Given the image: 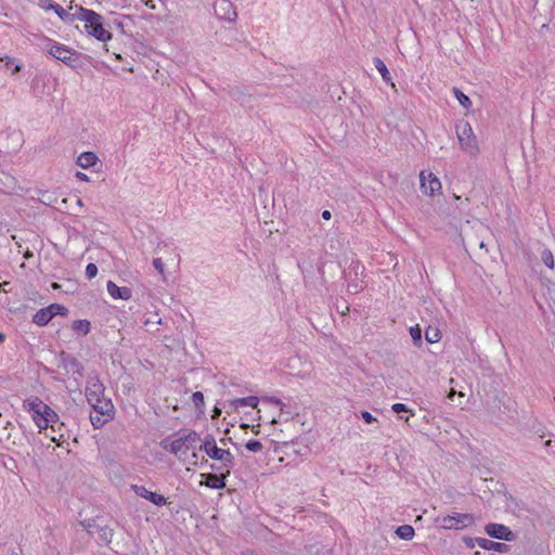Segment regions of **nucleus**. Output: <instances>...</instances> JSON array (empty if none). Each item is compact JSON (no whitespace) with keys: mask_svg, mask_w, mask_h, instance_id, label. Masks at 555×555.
I'll list each match as a JSON object with an SVG mask.
<instances>
[{"mask_svg":"<svg viewBox=\"0 0 555 555\" xmlns=\"http://www.w3.org/2000/svg\"><path fill=\"white\" fill-rule=\"evenodd\" d=\"M69 9L78 11L77 21L85 22V30L89 36L101 42L112 40L113 35L105 28V20L103 15L81 5H73V1L70 2Z\"/></svg>","mask_w":555,"mask_h":555,"instance_id":"obj_1","label":"nucleus"},{"mask_svg":"<svg viewBox=\"0 0 555 555\" xmlns=\"http://www.w3.org/2000/svg\"><path fill=\"white\" fill-rule=\"evenodd\" d=\"M434 524L446 530H462L475 524V516L469 513H453L452 515L437 516Z\"/></svg>","mask_w":555,"mask_h":555,"instance_id":"obj_2","label":"nucleus"},{"mask_svg":"<svg viewBox=\"0 0 555 555\" xmlns=\"http://www.w3.org/2000/svg\"><path fill=\"white\" fill-rule=\"evenodd\" d=\"M47 51L51 56L72 68H76L79 65L81 54L65 44L49 39Z\"/></svg>","mask_w":555,"mask_h":555,"instance_id":"obj_3","label":"nucleus"},{"mask_svg":"<svg viewBox=\"0 0 555 555\" xmlns=\"http://www.w3.org/2000/svg\"><path fill=\"white\" fill-rule=\"evenodd\" d=\"M199 450L204 451L211 460L224 463L225 466L234 465V456L230 450L221 449L217 446L215 437L211 434L205 436Z\"/></svg>","mask_w":555,"mask_h":555,"instance_id":"obj_4","label":"nucleus"},{"mask_svg":"<svg viewBox=\"0 0 555 555\" xmlns=\"http://www.w3.org/2000/svg\"><path fill=\"white\" fill-rule=\"evenodd\" d=\"M80 525L87 530L90 535H93L95 532L99 534V538L105 544H109L112 542L114 531L107 525H103L96 519H88L80 522Z\"/></svg>","mask_w":555,"mask_h":555,"instance_id":"obj_5","label":"nucleus"},{"mask_svg":"<svg viewBox=\"0 0 555 555\" xmlns=\"http://www.w3.org/2000/svg\"><path fill=\"white\" fill-rule=\"evenodd\" d=\"M23 408L31 415V418L37 426L40 425L41 420L43 418V411L50 410V406L36 396L25 399L23 401Z\"/></svg>","mask_w":555,"mask_h":555,"instance_id":"obj_6","label":"nucleus"},{"mask_svg":"<svg viewBox=\"0 0 555 555\" xmlns=\"http://www.w3.org/2000/svg\"><path fill=\"white\" fill-rule=\"evenodd\" d=\"M105 387L98 374H89L86 383L85 395L88 403H93L104 397Z\"/></svg>","mask_w":555,"mask_h":555,"instance_id":"obj_7","label":"nucleus"},{"mask_svg":"<svg viewBox=\"0 0 555 555\" xmlns=\"http://www.w3.org/2000/svg\"><path fill=\"white\" fill-rule=\"evenodd\" d=\"M59 361L60 366H62L67 372H72L74 375H77L78 377L83 376L85 367L82 363L72 353H68L66 351H61L59 353Z\"/></svg>","mask_w":555,"mask_h":555,"instance_id":"obj_8","label":"nucleus"},{"mask_svg":"<svg viewBox=\"0 0 555 555\" xmlns=\"http://www.w3.org/2000/svg\"><path fill=\"white\" fill-rule=\"evenodd\" d=\"M214 12L219 20L234 22L237 17L234 4L230 0H216Z\"/></svg>","mask_w":555,"mask_h":555,"instance_id":"obj_9","label":"nucleus"},{"mask_svg":"<svg viewBox=\"0 0 555 555\" xmlns=\"http://www.w3.org/2000/svg\"><path fill=\"white\" fill-rule=\"evenodd\" d=\"M485 532L489 537H491L493 539L502 540V541L511 542L516 539L515 533L508 527H506L502 524H495V522L488 524L485 527Z\"/></svg>","mask_w":555,"mask_h":555,"instance_id":"obj_10","label":"nucleus"},{"mask_svg":"<svg viewBox=\"0 0 555 555\" xmlns=\"http://www.w3.org/2000/svg\"><path fill=\"white\" fill-rule=\"evenodd\" d=\"M420 181L421 190L425 195L435 196L441 191V182L433 172H428L426 176L425 171H422L420 173Z\"/></svg>","mask_w":555,"mask_h":555,"instance_id":"obj_11","label":"nucleus"},{"mask_svg":"<svg viewBox=\"0 0 555 555\" xmlns=\"http://www.w3.org/2000/svg\"><path fill=\"white\" fill-rule=\"evenodd\" d=\"M131 489L138 496L147 500L156 506H163L167 504V499L163 494L150 491L144 486L132 485Z\"/></svg>","mask_w":555,"mask_h":555,"instance_id":"obj_12","label":"nucleus"},{"mask_svg":"<svg viewBox=\"0 0 555 555\" xmlns=\"http://www.w3.org/2000/svg\"><path fill=\"white\" fill-rule=\"evenodd\" d=\"M228 476H229V472L228 473L221 472L220 474H214V473L203 474L202 477L205 480L202 481L201 485H203L209 489L222 490L227 487Z\"/></svg>","mask_w":555,"mask_h":555,"instance_id":"obj_13","label":"nucleus"},{"mask_svg":"<svg viewBox=\"0 0 555 555\" xmlns=\"http://www.w3.org/2000/svg\"><path fill=\"white\" fill-rule=\"evenodd\" d=\"M89 404L93 409L94 413H98L101 416H106L108 418L114 417L115 408L109 398H106L104 396V397L98 399V401H94L93 403H89Z\"/></svg>","mask_w":555,"mask_h":555,"instance_id":"obj_14","label":"nucleus"},{"mask_svg":"<svg viewBox=\"0 0 555 555\" xmlns=\"http://www.w3.org/2000/svg\"><path fill=\"white\" fill-rule=\"evenodd\" d=\"M108 294L114 299H122V300H129L132 296V291L129 287H120L117 284H115L113 281H108L106 285Z\"/></svg>","mask_w":555,"mask_h":555,"instance_id":"obj_15","label":"nucleus"},{"mask_svg":"<svg viewBox=\"0 0 555 555\" xmlns=\"http://www.w3.org/2000/svg\"><path fill=\"white\" fill-rule=\"evenodd\" d=\"M477 545L486 551H493L498 553H508L509 552V545L502 543V542H494L492 540L481 538L480 541H477Z\"/></svg>","mask_w":555,"mask_h":555,"instance_id":"obj_16","label":"nucleus"},{"mask_svg":"<svg viewBox=\"0 0 555 555\" xmlns=\"http://www.w3.org/2000/svg\"><path fill=\"white\" fill-rule=\"evenodd\" d=\"M456 133L457 139L463 146H469V139L475 138L473 134V129L467 121H463L456 126Z\"/></svg>","mask_w":555,"mask_h":555,"instance_id":"obj_17","label":"nucleus"},{"mask_svg":"<svg viewBox=\"0 0 555 555\" xmlns=\"http://www.w3.org/2000/svg\"><path fill=\"white\" fill-rule=\"evenodd\" d=\"M54 318V313L51 312L50 307L39 309L33 317V322L39 326L47 325Z\"/></svg>","mask_w":555,"mask_h":555,"instance_id":"obj_18","label":"nucleus"},{"mask_svg":"<svg viewBox=\"0 0 555 555\" xmlns=\"http://www.w3.org/2000/svg\"><path fill=\"white\" fill-rule=\"evenodd\" d=\"M52 11L60 17L61 21H63L65 24H73L75 21L78 20V11L75 10V13H69L66 11L62 5L59 3H55Z\"/></svg>","mask_w":555,"mask_h":555,"instance_id":"obj_19","label":"nucleus"},{"mask_svg":"<svg viewBox=\"0 0 555 555\" xmlns=\"http://www.w3.org/2000/svg\"><path fill=\"white\" fill-rule=\"evenodd\" d=\"M98 156L93 152H83L77 158V165L83 169H88L96 164Z\"/></svg>","mask_w":555,"mask_h":555,"instance_id":"obj_20","label":"nucleus"},{"mask_svg":"<svg viewBox=\"0 0 555 555\" xmlns=\"http://www.w3.org/2000/svg\"><path fill=\"white\" fill-rule=\"evenodd\" d=\"M375 68L378 70V73L382 75V78L385 82L390 83L392 87H395V83L392 82L391 75L386 66V64L380 60L379 57H374L373 60Z\"/></svg>","mask_w":555,"mask_h":555,"instance_id":"obj_21","label":"nucleus"},{"mask_svg":"<svg viewBox=\"0 0 555 555\" xmlns=\"http://www.w3.org/2000/svg\"><path fill=\"white\" fill-rule=\"evenodd\" d=\"M259 403V399L256 396H248L244 398H237L232 401V405L237 410L240 408L250 406L256 408Z\"/></svg>","mask_w":555,"mask_h":555,"instance_id":"obj_22","label":"nucleus"},{"mask_svg":"<svg viewBox=\"0 0 555 555\" xmlns=\"http://www.w3.org/2000/svg\"><path fill=\"white\" fill-rule=\"evenodd\" d=\"M72 330L81 336H86L91 331V323L88 320H75L72 324Z\"/></svg>","mask_w":555,"mask_h":555,"instance_id":"obj_23","label":"nucleus"},{"mask_svg":"<svg viewBox=\"0 0 555 555\" xmlns=\"http://www.w3.org/2000/svg\"><path fill=\"white\" fill-rule=\"evenodd\" d=\"M46 81L44 77L36 76L30 83V89L35 96L41 98L44 94Z\"/></svg>","mask_w":555,"mask_h":555,"instance_id":"obj_24","label":"nucleus"},{"mask_svg":"<svg viewBox=\"0 0 555 555\" xmlns=\"http://www.w3.org/2000/svg\"><path fill=\"white\" fill-rule=\"evenodd\" d=\"M43 412H44L43 418L41 420V423L38 426V428L40 430L47 429L50 424H54L59 421V414L51 408H50V410L43 411Z\"/></svg>","mask_w":555,"mask_h":555,"instance_id":"obj_25","label":"nucleus"},{"mask_svg":"<svg viewBox=\"0 0 555 555\" xmlns=\"http://www.w3.org/2000/svg\"><path fill=\"white\" fill-rule=\"evenodd\" d=\"M396 534L401 540L409 541L413 539L415 530L411 525H401L396 529Z\"/></svg>","mask_w":555,"mask_h":555,"instance_id":"obj_26","label":"nucleus"},{"mask_svg":"<svg viewBox=\"0 0 555 555\" xmlns=\"http://www.w3.org/2000/svg\"><path fill=\"white\" fill-rule=\"evenodd\" d=\"M181 438L184 442L183 454H185L189 449L194 448V444L199 440V435L196 431L191 430L186 435L181 436Z\"/></svg>","mask_w":555,"mask_h":555,"instance_id":"obj_27","label":"nucleus"},{"mask_svg":"<svg viewBox=\"0 0 555 555\" xmlns=\"http://www.w3.org/2000/svg\"><path fill=\"white\" fill-rule=\"evenodd\" d=\"M425 339L428 344L438 343L441 339V333H440L439 328L428 326L425 330Z\"/></svg>","mask_w":555,"mask_h":555,"instance_id":"obj_28","label":"nucleus"},{"mask_svg":"<svg viewBox=\"0 0 555 555\" xmlns=\"http://www.w3.org/2000/svg\"><path fill=\"white\" fill-rule=\"evenodd\" d=\"M452 91H453V94L456 98V100L460 102V104L464 108L468 109L472 106V101H470L469 96L466 95L462 90L454 87Z\"/></svg>","mask_w":555,"mask_h":555,"instance_id":"obj_29","label":"nucleus"},{"mask_svg":"<svg viewBox=\"0 0 555 555\" xmlns=\"http://www.w3.org/2000/svg\"><path fill=\"white\" fill-rule=\"evenodd\" d=\"M409 332H410V335L412 337L414 346L421 347L422 344H423L421 326L418 324H416L414 326H411Z\"/></svg>","mask_w":555,"mask_h":555,"instance_id":"obj_30","label":"nucleus"},{"mask_svg":"<svg viewBox=\"0 0 555 555\" xmlns=\"http://www.w3.org/2000/svg\"><path fill=\"white\" fill-rule=\"evenodd\" d=\"M111 418L106 417V416H101L100 414L95 413H91L90 414V422L92 424V426L95 428V429H99L101 427H103Z\"/></svg>","mask_w":555,"mask_h":555,"instance_id":"obj_31","label":"nucleus"},{"mask_svg":"<svg viewBox=\"0 0 555 555\" xmlns=\"http://www.w3.org/2000/svg\"><path fill=\"white\" fill-rule=\"evenodd\" d=\"M168 450L170 453H172L175 455H179V453H183L184 442H183L182 438L179 437V438L172 440Z\"/></svg>","mask_w":555,"mask_h":555,"instance_id":"obj_32","label":"nucleus"},{"mask_svg":"<svg viewBox=\"0 0 555 555\" xmlns=\"http://www.w3.org/2000/svg\"><path fill=\"white\" fill-rule=\"evenodd\" d=\"M391 410H392L395 413H397L401 420H403V418H404L405 421H408V420H409V417H408V416H406V417H404L403 415H401V413L410 412V413H411V415H414V413H413V412L408 408V405H406V404H404V403H395V404H392Z\"/></svg>","mask_w":555,"mask_h":555,"instance_id":"obj_33","label":"nucleus"},{"mask_svg":"<svg viewBox=\"0 0 555 555\" xmlns=\"http://www.w3.org/2000/svg\"><path fill=\"white\" fill-rule=\"evenodd\" d=\"M541 260L547 268H554V256L550 249H543V251L541 253Z\"/></svg>","mask_w":555,"mask_h":555,"instance_id":"obj_34","label":"nucleus"},{"mask_svg":"<svg viewBox=\"0 0 555 555\" xmlns=\"http://www.w3.org/2000/svg\"><path fill=\"white\" fill-rule=\"evenodd\" d=\"M245 448L250 452H260L263 449L262 443L259 440L250 439L245 443Z\"/></svg>","mask_w":555,"mask_h":555,"instance_id":"obj_35","label":"nucleus"},{"mask_svg":"<svg viewBox=\"0 0 555 555\" xmlns=\"http://www.w3.org/2000/svg\"><path fill=\"white\" fill-rule=\"evenodd\" d=\"M49 307H50L51 312L54 313V317L55 315H63V317H65L68 313V309L65 306H63V305L51 304Z\"/></svg>","mask_w":555,"mask_h":555,"instance_id":"obj_36","label":"nucleus"},{"mask_svg":"<svg viewBox=\"0 0 555 555\" xmlns=\"http://www.w3.org/2000/svg\"><path fill=\"white\" fill-rule=\"evenodd\" d=\"M192 400L197 409H202L205 405L204 395L201 391L193 392Z\"/></svg>","mask_w":555,"mask_h":555,"instance_id":"obj_37","label":"nucleus"},{"mask_svg":"<svg viewBox=\"0 0 555 555\" xmlns=\"http://www.w3.org/2000/svg\"><path fill=\"white\" fill-rule=\"evenodd\" d=\"M85 273H86L87 279H89V280H92L93 278H95L98 274L96 264L92 263V262L88 263L86 267Z\"/></svg>","mask_w":555,"mask_h":555,"instance_id":"obj_38","label":"nucleus"},{"mask_svg":"<svg viewBox=\"0 0 555 555\" xmlns=\"http://www.w3.org/2000/svg\"><path fill=\"white\" fill-rule=\"evenodd\" d=\"M233 466H225L224 463H221L220 465H217V464H209V468L211 470H216V472H219V474L222 472V473H228L229 474L231 473V468Z\"/></svg>","mask_w":555,"mask_h":555,"instance_id":"obj_39","label":"nucleus"},{"mask_svg":"<svg viewBox=\"0 0 555 555\" xmlns=\"http://www.w3.org/2000/svg\"><path fill=\"white\" fill-rule=\"evenodd\" d=\"M55 3L53 0H39L38 5L46 11H52Z\"/></svg>","mask_w":555,"mask_h":555,"instance_id":"obj_40","label":"nucleus"},{"mask_svg":"<svg viewBox=\"0 0 555 555\" xmlns=\"http://www.w3.org/2000/svg\"><path fill=\"white\" fill-rule=\"evenodd\" d=\"M481 538H470L464 537L463 542L468 548H474L477 545V541H480Z\"/></svg>","mask_w":555,"mask_h":555,"instance_id":"obj_41","label":"nucleus"},{"mask_svg":"<svg viewBox=\"0 0 555 555\" xmlns=\"http://www.w3.org/2000/svg\"><path fill=\"white\" fill-rule=\"evenodd\" d=\"M360 416L366 424H372L376 421V418L367 411H361Z\"/></svg>","mask_w":555,"mask_h":555,"instance_id":"obj_42","label":"nucleus"},{"mask_svg":"<svg viewBox=\"0 0 555 555\" xmlns=\"http://www.w3.org/2000/svg\"><path fill=\"white\" fill-rule=\"evenodd\" d=\"M153 266L154 268L159 272V273H164V270H165V266H164V262L160 258H154L153 259Z\"/></svg>","mask_w":555,"mask_h":555,"instance_id":"obj_43","label":"nucleus"},{"mask_svg":"<svg viewBox=\"0 0 555 555\" xmlns=\"http://www.w3.org/2000/svg\"><path fill=\"white\" fill-rule=\"evenodd\" d=\"M268 402L274 404L275 406H279V405H284V403L282 402L281 399L276 398V397H268L266 399Z\"/></svg>","mask_w":555,"mask_h":555,"instance_id":"obj_44","label":"nucleus"},{"mask_svg":"<svg viewBox=\"0 0 555 555\" xmlns=\"http://www.w3.org/2000/svg\"><path fill=\"white\" fill-rule=\"evenodd\" d=\"M75 176L80 181H89L88 176L81 171H77Z\"/></svg>","mask_w":555,"mask_h":555,"instance_id":"obj_45","label":"nucleus"},{"mask_svg":"<svg viewBox=\"0 0 555 555\" xmlns=\"http://www.w3.org/2000/svg\"><path fill=\"white\" fill-rule=\"evenodd\" d=\"M321 217H322V219H324V220H330V219H331V217H332V214H331V211H330V210H323V211H322Z\"/></svg>","mask_w":555,"mask_h":555,"instance_id":"obj_46","label":"nucleus"},{"mask_svg":"<svg viewBox=\"0 0 555 555\" xmlns=\"http://www.w3.org/2000/svg\"><path fill=\"white\" fill-rule=\"evenodd\" d=\"M348 289H349V292L358 293L361 289V287H359L357 284H352V285H348Z\"/></svg>","mask_w":555,"mask_h":555,"instance_id":"obj_47","label":"nucleus"},{"mask_svg":"<svg viewBox=\"0 0 555 555\" xmlns=\"http://www.w3.org/2000/svg\"><path fill=\"white\" fill-rule=\"evenodd\" d=\"M279 408L281 410V414H284V413H286L287 415L292 414L291 411H286V409H285L286 405L285 404L284 405H279Z\"/></svg>","mask_w":555,"mask_h":555,"instance_id":"obj_48","label":"nucleus"},{"mask_svg":"<svg viewBox=\"0 0 555 555\" xmlns=\"http://www.w3.org/2000/svg\"><path fill=\"white\" fill-rule=\"evenodd\" d=\"M31 257H34L33 251H30V250H26V251H25V254H24V258H25V259H29V258H31Z\"/></svg>","mask_w":555,"mask_h":555,"instance_id":"obj_49","label":"nucleus"},{"mask_svg":"<svg viewBox=\"0 0 555 555\" xmlns=\"http://www.w3.org/2000/svg\"><path fill=\"white\" fill-rule=\"evenodd\" d=\"M149 8L151 9H155V5L153 3V0H147L146 3H145Z\"/></svg>","mask_w":555,"mask_h":555,"instance_id":"obj_50","label":"nucleus"},{"mask_svg":"<svg viewBox=\"0 0 555 555\" xmlns=\"http://www.w3.org/2000/svg\"><path fill=\"white\" fill-rule=\"evenodd\" d=\"M21 68H22V66H21V65H18V64H16V65H15V67H14V69H13V74H15V73L20 72V70H21Z\"/></svg>","mask_w":555,"mask_h":555,"instance_id":"obj_51","label":"nucleus"},{"mask_svg":"<svg viewBox=\"0 0 555 555\" xmlns=\"http://www.w3.org/2000/svg\"><path fill=\"white\" fill-rule=\"evenodd\" d=\"M242 555H254V552L250 550H246V551L242 552Z\"/></svg>","mask_w":555,"mask_h":555,"instance_id":"obj_52","label":"nucleus"},{"mask_svg":"<svg viewBox=\"0 0 555 555\" xmlns=\"http://www.w3.org/2000/svg\"><path fill=\"white\" fill-rule=\"evenodd\" d=\"M4 340H5V335L0 332V344L4 343Z\"/></svg>","mask_w":555,"mask_h":555,"instance_id":"obj_53","label":"nucleus"},{"mask_svg":"<svg viewBox=\"0 0 555 555\" xmlns=\"http://www.w3.org/2000/svg\"><path fill=\"white\" fill-rule=\"evenodd\" d=\"M5 60H7V63H5V64H7V66H11V64L13 63V61H12L10 57H8V56L5 57Z\"/></svg>","mask_w":555,"mask_h":555,"instance_id":"obj_54","label":"nucleus"},{"mask_svg":"<svg viewBox=\"0 0 555 555\" xmlns=\"http://www.w3.org/2000/svg\"><path fill=\"white\" fill-rule=\"evenodd\" d=\"M220 413H221V411L219 409H215L212 417H216Z\"/></svg>","mask_w":555,"mask_h":555,"instance_id":"obj_55","label":"nucleus"},{"mask_svg":"<svg viewBox=\"0 0 555 555\" xmlns=\"http://www.w3.org/2000/svg\"><path fill=\"white\" fill-rule=\"evenodd\" d=\"M474 555H485V553H481L479 551L475 552Z\"/></svg>","mask_w":555,"mask_h":555,"instance_id":"obj_56","label":"nucleus"},{"mask_svg":"<svg viewBox=\"0 0 555 555\" xmlns=\"http://www.w3.org/2000/svg\"><path fill=\"white\" fill-rule=\"evenodd\" d=\"M10 555H20V554L13 550Z\"/></svg>","mask_w":555,"mask_h":555,"instance_id":"obj_57","label":"nucleus"},{"mask_svg":"<svg viewBox=\"0 0 555 555\" xmlns=\"http://www.w3.org/2000/svg\"><path fill=\"white\" fill-rule=\"evenodd\" d=\"M52 287H53L54 289H56V288H59V285H57L56 283H53Z\"/></svg>","mask_w":555,"mask_h":555,"instance_id":"obj_58","label":"nucleus"},{"mask_svg":"<svg viewBox=\"0 0 555 555\" xmlns=\"http://www.w3.org/2000/svg\"><path fill=\"white\" fill-rule=\"evenodd\" d=\"M77 204L81 206L82 205V201L80 198H78Z\"/></svg>","mask_w":555,"mask_h":555,"instance_id":"obj_59","label":"nucleus"},{"mask_svg":"<svg viewBox=\"0 0 555 555\" xmlns=\"http://www.w3.org/2000/svg\"><path fill=\"white\" fill-rule=\"evenodd\" d=\"M453 395H455V391H451L449 398H451Z\"/></svg>","mask_w":555,"mask_h":555,"instance_id":"obj_60","label":"nucleus"},{"mask_svg":"<svg viewBox=\"0 0 555 555\" xmlns=\"http://www.w3.org/2000/svg\"><path fill=\"white\" fill-rule=\"evenodd\" d=\"M550 443H551V440H547V441L545 442V446H550Z\"/></svg>","mask_w":555,"mask_h":555,"instance_id":"obj_61","label":"nucleus"}]
</instances>
